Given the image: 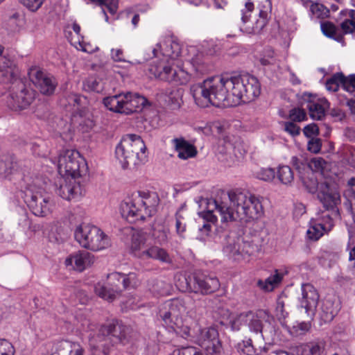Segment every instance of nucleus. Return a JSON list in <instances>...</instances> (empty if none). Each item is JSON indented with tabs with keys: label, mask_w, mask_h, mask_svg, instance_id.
<instances>
[{
	"label": "nucleus",
	"mask_w": 355,
	"mask_h": 355,
	"mask_svg": "<svg viewBox=\"0 0 355 355\" xmlns=\"http://www.w3.org/2000/svg\"><path fill=\"white\" fill-rule=\"evenodd\" d=\"M185 312L184 300L182 298H173L163 304L159 313L166 327L175 330L176 328L182 327V316Z\"/></svg>",
	"instance_id": "9b49d317"
},
{
	"label": "nucleus",
	"mask_w": 355,
	"mask_h": 355,
	"mask_svg": "<svg viewBox=\"0 0 355 355\" xmlns=\"http://www.w3.org/2000/svg\"><path fill=\"white\" fill-rule=\"evenodd\" d=\"M315 96L311 93L304 92L300 99V103L301 106H306L309 111L310 117L313 120H321L325 114L324 105H329V102L325 100L324 105L320 104L315 101Z\"/></svg>",
	"instance_id": "aec40b11"
},
{
	"label": "nucleus",
	"mask_w": 355,
	"mask_h": 355,
	"mask_svg": "<svg viewBox=\"0 0 355 355\" xmlns=\"http://www.w3.org/2000/svg\"><path fill=\"white\" fill-rule=\"evenodd\" d=\"M74 237L82 247L92 251L105 249L110 245L108 236L100 228L89 224L77 227Z\"/></svg>",
	"instance_id": "9d476101"
},
{
	"label": "nucleus",
	"mask_w": 355,
	"mask_h": 355,
	"mask_svg": "<svg viewBox=\"0 0 355 355\" xmlns=\"http://www.w3.org/2000/svg\"><path fill=\"white\" fill-rule=\"evenodd\" d=\"M318 198L323 205L324 209L318 211L314 218L318 222V227L324 230L327 233L334 226V218L340 217V212L337 207L340 202V196L327 184H322L318 194Z\"/></svg>",
	"instance_id": "1a4fd4ad"
},
{
	"label": "nucleus",
	"mask_w": 355,
	"mask_h": 355,
	"mask_svg": "<svg viewBox=\"0 0 355 355\" xmlns=\"http://www.w3.org/2000/svg\"><path fill=\"white\" fill-rule=\"evenodd\" d=\"M300 178H302L303 185L311 193H315L316 192L318 193L322 184H327L330 188L329 184L327 182L319 184L317 179L314 177L313 173L312 172H311V176H308L306 178L301 176Z\"/></svg>",
	"instance_id": "2f4dec72"
},
{
	"label": "nucleus",
	"mask_w": 355,
	"mask_h": 355,
	"mask_svg": "<svg viewBox=\"0 0 355 355\" xmlns=\"http://www.w3.org/2000/svg\"><path fill=\"white\" fill-rule=\"evenodd\" d=\"M128 334L129 328L121 320L114 319L99 328L96 340L102 341L108 339L112 345L118 343L125 345L128 342Z\"/></svg>",
	"instance_id": "ddd939ff"
},
{
	"label": "nucleus",
	"mask_w": 355,
	"mask_h": 355,
	"mask_svg": "<svg viewBox=\"0 0 355 355\" xmlns=\"http://www.w3.org/2000/svg\"><path fill=\"white\" fill-rule=\"evenodd\" d=\"M168 231L164 227L158 225L153 228L152 237L155 242L160 245L166 243L168 241Z\"/></svg>",
	"instance_id": "58836bf2"
},
{
	"label": "nucleus",
	"mask_w": 355,
	"mask_h": 355,
	"mask_svg": "<svg viewBox=\"0 0 355 355\" xmlns=\"http://www.w3.org/2000/svg\"><path fill=\"white\" fill-rule=\"evenodd\" d=\"M340 27L344 34L352 33L355 31V21L346 19L340 24Z\"/></svg>",
	"instance_id": "13d9d810"
},
{
	"label": "nucleus",
	"mask_w": 355,
	"mask_h": 355,
	"mask_svg": "<svg viewBox=\"0 0 355 355\" xmlns=\"http://www.w3.org/2000/svg\"><path fill=\"white\" fill-rule=\"evenodd\" d=\"M123 51L120 49H112L111 51L112 58L115 62H122L125 61V59L123 58Z\"/></svg>",
	"instance_id": "0e129e2a"
},
{
	"label": "nucleus",
	"mask_w": 355,
	"mask_h": 355,
	"mask_svg": "<svg viewBox=\"0 0 355 355\" xmlns=\"http://www.w3.org/2000/svg\"><path fill=\"white\" fill-rule=\"evenodd\" d=\"M19 17L20 15L18 12H14L10 15L6 22V28L10 33H15L19 29Z\"/></svg>",
	"instance_id": "a19ab883"
},
{
	"label": "nucleus",
	"mask_w": 355,
	"mask_h": 355,
	"mask_svg": "<svg viewBox=\"0 0 355 355\" xmlns=\"http://www.w3.org/2000/svg\"><path fill=\"white\" fill-rule=\"evenodd\" d=\"M146 146L141 137L136 134L124 135L115 149V155L123 168L137 166L147 161Z\"/></svg>",
	"instance_id": "0eeeda50"
},
{
	"label": "nucleus",
	"mask_w": 355,
	"mask_h": 355,
	"mask_svg": "<svg viewBox=\"0 0 355 355\" xmlns=\"http://www.w3.org/2000/svg\"><path fill=\"white\" fill-rule=\"evenodd\" d=\"M123 273L114 272L107 275V283L105 285L95 286V293L100 297L112 301L116 295L122 292Z\"/></svg>",
	"instance_id": "f3484780"
},
{
	"label": "nucleus",
	"mask_w": 355,
	"mask_h": 355,
	"mask_svg": "<svg viewBox=\"0 0 355 355\" xmlns=\"http://www.w3.org/2000/svg\"><path fill=\"white\" fill-rule=\"evenodd\" d=\"M320 28L322 33L326 37L341 43L343 46L345 45L343 35L338 32L337 27L332 22H322Z\"/></svg>",
	"instance_id": "c85d7f7f"
},
{
	"label": "nucleus",
	"mask_w": 355,
	"mask_h": 355,
	"mask_svg": "<svg viewBox=\"0 0 355 355\" xmlns=\"http://www.w3.org/2000/svg\"><path fill=\"white\" fill-rule=\"evenodd\" d=\"M103 103L105 107L109 110L116 113L123 114V112H122L124 103L123 93L107 96L103 98Z\"/></svg>",
	"instance_id": "bb28decb"
},
{
	"label": "nucleus",
	"mask_w": 355,
	"mask_h": 355,
	"mask_svg": "<svg viewBox=\"0 0 355 355\" xmlns=\"http://www.w3.org/2000/svg\"><path fill=\"white\" fill-rule=\"evenodd\" d=\"M3 47L0 46V83L10 84L6 97L7 106L18 111L28 108L35 98V91L28 88L26 79L19 76V71L14 61L2 55Z\"/></svg>",
	"instance_id": "20e7f679"
},
{
	"label": "nucleus",
	"mask_w": 355,
	"mask_h": 355,
	"mask_svg": "<svg viewBox=\"0 0 355 355\" xmlns=\"http://www.w3.org/2000/svg\"><path fill=\"white\" fill-rule=\"evenodd\" d=\"M303 132L306 137L311 139L319 135V128L315 123H312L304 128Z\"/></svg>",
	"instance_id": "5fc2aeb1"
},
{
	"label": "nucleus",
	"mask_w": 355,
	"mask_h": 355,
	"mask_svg": "<svg viewBox=\"0 0 355 355\" xmlns=\"http://www.w3.org/2000/svg\"><path fill=\"white\" fill-rule=\"evenodd\" d=\"M284 130L292 137H296L300 133V128L293 121L284 122Z\"/></svg>",
	"instance_id": "3c124183"
},
{
	"label": "nucleus",
	"mask_w": 355,
	"mask_h": 355,
	"mask_svg": "<svg viewBox=\"0 0 355 355\" xmlns=\"http://www.w3.org/2000/svg\"><path fill=\"white\" fill-rule=\"evenodd\" d=\"M15 349L6 339H0V355H15Z\"/></svg>",
	"instance_id": "8fccbe9b"
},
{
	"label": "nucleus",
	"mask_w": 355,
	"mask_h": 355,
	"mask_svg": "<svg viewBox=\"0 0 355 355\" xmlns=\"http://www.w3.org/2000/svg\"><path fill=\"white\" fill-rule=\"evenodd\" d=\"M147 288L148 291L155 296L168 295L171 293V286L166 281L153 277L147 282Z\"/></svg>",
	"instance_id": "a878e982"
},
{
	"label": "nucleus",
	"mask_w": 355,
	"mask_h": 355,
	"mask_svg": "<svg viewBox=\"0 0 355 355\" xmlns=\"http://www.w3.org/2000/svg\"><path fill=\"white\" fill-rule=\"evenodd\" d=\"M30 80L37 87L40 92L44 95H52L58 85L56 78L51 74L33 68L28 72Z\"/></svg>",
	"instance_id": "dca6fc26"
},
{
	"label": "nucleus",
	"mask_w": 355,
	"mask_h": 355,
	"mask_svg": "<svg viewBox=\"0 0 355 355\" xmlns=\"http://www.w3.org/2000/svg\"><path fill=\"white\" fill-rule=\"evenodd\" d=\"M268 318V312L263 310H259L257 312L247 311L246 326L248 327L250 332L261 334L263 336V321H266Z\"/></svg>",
	"instance_id": "b1692460"
},
{
	"label": "nucleus",
	"mask_w": 355,
	"mask_h": 355,
	"mask_svg": "<svg viewBox=\"0 0 355 355\" xmlns=\"http://www.w3.org/2000/svg\"><path fill=\"white\" fill-rule=\"evenodd\" d=\"M123 110L122 112L126 115L139 112L146 105H149L148 101L146 97L132 92L123 93Z\"/></svg>",
	"instance_id": "412c9836"
},
{
	"label": "nucleus",
	"mask_w": 355,
	"mask_h": 355,
	"mask_svg": "<svg viewBox=\"0 0 355 355\" xmlns=\"http://www.w3.org/2000/svg\"><path fill=\"white\" fill-rule=\"evenodd\" d=\"M190 64L192 65L193 70L199 74L208 73L212 69V66L205 60L202 55H197L193 58Z\"/></svg>",
	"instance_id": "c756f323"
},
{
	"label": "nucleus",
	"mask_w": 355,
	"mask_h": 355,
	"mask_svg": "<svg viewBox=\"0 0 355 355\" xmlns=\"http://www.w3.org/2000/svg\"><path fill=\"white\" fill-rule=\"evenodd\" d=\"M190 92L196 105L207 107H235L254 101L261 94V84L249 73L230 77L212 76L191 86Z\"/></svg>",
	"instance_id": "f03ea898"
},
{
	"label": "nucleus",
	"mask_w": 355,
	"mask_h": 355,
	"mask_svg": "<svg viewBox=\"0 0 355 355\" xmlns=\"http://www.w3.org/2000/svg\"><path fill=\"white\" fill-rule=\"evenodd\" d=\"M174 355H204L200 351H197L193 347H187L174 350Z\"/></svg>",
	"instance_id": "6e6d98bb"
},
{
	"label": "nucleus",
	"mask_w": 355,
	"mask_h": 355,
	"mask_svg": "<svg viewBox=\"0 0 355 355\" xmlns=\"http://www.w3.org/2000/svg\"><path fill=\"white\" fill-rule=\"evenodd\" d=\"M122 281V291L125 289L134 288L137 283V275L135 272H130L128 274L123 273Z\"/></svg>",
	"instance_id": "49530a36"
},
{
	"label": "nucleus",
	"mask_w": 355,
	"mask_h": 355,
	"mask_svg": "<svg viewBox=\"0 0 355 355\" xmlns=\"http://www.w3.org/2000/svg\"><path fill=\"white\" fill-rule=\"evenodd\" d=\"M277 176L284 184H291L294 179L293 172L288 166H280L278 168Z\"/></svg>",
	"instance_id": "f704fd0d"
},
{
	"label": "nucleus",
	"mask_w": 355,
	"mask_h": 355,
	"mask_svg": "<svg viewBox=\"0 0 355 355\" xmlns=\"http://www.w3.org/2000/svg\"><path fill=\"white\" fill-rule=\"evenodd\" d=\"M144 243L137 239H134L131 245V250L135 256L141 258H150L164 263H171L172 259L167 251L158 246H151L143 249Z\"/></svg>",
	"instance_id": "2eb2a0df"
},
{
	"label": "nucleus",
	"mask_w": 355,
	"mask_h": 355,
	"mask_svg": "<svg viewBox=\"0 0 355 355\" xmlns=\"http://www.w3.org/2000/svg\"><path fill=\"white\" fill-rule=\"evenodd\" d=\"M318 222L315 220V218H312L310 220V226L306 231L307 237L310 240L317 241L323 236L324 232H326L324 230L320 229L318 227Z\"/></svg>",
	"instance_id": "e433bc0d"
},
{
	"label": "nucleus",
	"mask_w": 355,
	"mask_h": 355,
	"mask_svg": "<svg viewBox=\"0 0 355 355\" xmlns=\"http://www.w3.org/2000/svg\"><path fill=\"white\" fill-rule=\"evenodd\" d=\"M196 343L205 350L206 355H225L218 331L214 327L200 329Z\"/></svg>",
	"instance_id": "4468645a"
},
{
	"label": "nucleus",
	"mask_w": 355,
	"mask_h": 355,
	"mask_svg": "<svg viewBox=\"0 0 355 355\" xmlns=\"http://www.w3.org/2000/svg\"><path fill=\"white\" fill-rule=\"evenodd\" d=\"M0 177L12 182L19 189V196L35 216L44 217L51 212L49 197L42 193L41 178L34 176L29 168H21L13 155L0 157Z\"/></svg>",
	"instance_id": "7ed1b4c3"
},
{
	"label": "nucleus",
	"mask_w": 355,
	"mask_h": 355,
	"mask_svg": "<svg viewBox=\"0 0 355 355\" xmlns=\"http://www.w3.org/2000/svg\"><path fill=\"white\" fill-rule=\"evenodd\" d=\"M326 343L322 340H313L295 346V355H323Z\"/></svg>",
	"instance_id": "5701e85b"
},
{
	"label": "nucleus",
	"mask_w": 355,
	"mask_h": 355,
	"mask_svg": "<svg viewBox=\"0 0 355 355\" xmlns=\"http://www.w3.org/2000/svg\"><path fill=\"white\" fill-rule=\"evenodd\" d=\"M215 314L221 325L227 326V323L231 318V312L228 309L218 307L215 311Z\"/></svg>",
	"instance_id": "a18cd8bd"
},
{
	"label": "nucleus",
	"mask_w": 355,
	"mask_h": 355,
	"mask_svg": "<svg viewBox=\"0 0 355 355\" xmlns=\"http://www.w3.org/2000/svg\"><path fill=\"white\" fill-rule=\"evenodd\" d=\"M345 75L342 72L334 73L331 78L326 81V88L329 91L336 92L339 87H344Z\"/></svg>",
	"instance_id": "72a5a7b5"
},
{
	"label": "nucleus",
	"mask_w": 355,
	"mask_h": 355,
	"mask_svg": "<svg viewBox=\"0 0 355 355\" xmlns=\"http://www.w3.org/2000/svg\"><path fill=\"white\" fill-rule=\"evenodd\" d=\"M300 306L305 309L307 316L312 320L315 314L320 295L316 288L311 284H302Z\"/></svg>",
	"instance_id": "a211bd4d"
},
{
	"label": "nucleus",
	"mask_w": 355,
	"mask_h": 355,
	"mask_svg": "<svg viewBox=\"0 0 355 355\" xmlns=\"http://www.w3.org/2000/svg\"><path fill=\"white\" fill-rule=\"evenodd\" d=\"M64 349L63 348L62 350ZM84 349L83 347L80 346V345H77V348H74V349H70L62 352V355H83Z\"/></svg>",
	"instance_id": "338daca9"
},
{
	"label": "nucleus",
	"mask_w": 355,
	"mask_h": 355,
	"mask_svg": "<svg viewBox=\"0 0 355 355\" xmlns=\"http://www.w3.org/2000/svg\"><path fill=\"white\" fill-rule=\"evenodd\" d=\"M83 98V97L80 95L73 94L69 96V101L74 107L77 106L78 109V107L81 105Z\"/></svg>",
	"instance_id": "69168bd1"
},
{
	"label": "nucleus",
	"mask_w": 355,
	"mask_h": 355,
	"mask_svg": "<svg viewBox=\"0 0 355 355\" xmlns=\"http://www.w3.org/2000/svg\"><path fill=\"white\" fill-rule=\"evenodd\" d=\"M238 352H242L246 355H254L256 349L252 345V340L250 338L244 340L236 345Z\"/></svg>",
	"instance_id": "c03bdc74"
},
{
	"label": "nucleus",
	"mask_w": 355,
	"mask_h": 355,
	"mask_svg": "<svg viewBox=\"0 0 355 355\" xmlns=\"http://www.w3.org/2000/svg\"><path fill=\"white\" fill-rule=\"evenodd\" d=\"M181 96L182 94L179 89L173 90L169 94V98L171 101L178 105L180 104Z\"/></svg>",
	"instance_id": "e2e57ef3"
},
{
	"label": "nucleus",
	"mask_w": 355,
	"mask_h": 355,
	"mask_svg": "<svg viewBox=\"0 0 355 355\" xmlns=\"http://www.w3.org/2000/svg\"><path fill=\"white\" fill-rule=\"evenodd\" d=\"M257 177L264 181H271L275 177V169L272 168H261L258 173Z\"/></svg>",
	"instance_id": "603ef678"
},
{
	"label": "nucleus",
	"mask_w": 355,
	"mask_h": 355,
	"mask_svg": "<svg viewBox=\"0 0 355 355\" xmlns=\"http://www.w3.org/2000/svg\"><path fill=\"white\" fill-rule=\"evenodd\" d=\"M268 21L258 18L253 26V31L254 33H260L264 27L267 25Z\"/></svg>",
	"instance_id": "680f3d73"
},
{
	"label": "nucleus",
	"mask_w": 355,
	"mask_h": 355,
	"mask_svg": "<svg viewBox=\"0 0 355 355\" xmlns=\"http://www.w3.org/2000/svg\"><path fill=\"white\" fill-rule=\"evenodd\" d=\"M175 286L180 291L183 293L189 292L206 295L217 291L220 284L216 275L197 270L188 275H178L175 280Z\"/></svg>",
	"instance_id": "6e6552de"
},
{
	"label": "nucleus",
	"mask_w": 355,
	"mask_h": 355,
	"mask_svg": "<svg viewBox=\"0 0 355 355\" xmlns=\"http://www.w3.org/2000/svg\"><path fill=\"white\" fill-rule=\"evenodd\" d=\"M291 163L295 168V170L299 173L300 177L306 171L310 170V165L307 162V160L302 156H293Z\"/></svg>",
	"instance_id": "4c0bfd02"
},
{
	"label": "nucleus",
	"mask_w": 355,
	"mask_h": 355,
	"mask_svg": "<svg viewBox=\"0 0 355 355\" xmlns=\"http://www.w3.org/2000/svg\"><path fill=\"white\" fill-rule=\"evenodd\" d=\"M254 9V6L251 0H248L245 3V8L241 10V19L243 24H246L250 17L251 13Z\"/></svg>",
	"instance_id": "09e8293b"
},
{
	"label": "nucleus",
	"mask_w": 355,
	"mask_h": 355,
	"mask_svg": "<svg viewBox=\"0 0 355 355\" xmlns=\"http://www.w3.org/2000/svg\"><path fill=\"white\" fill-rule=\"evenodd\" d=\"M338 310V304L335 305L330 300H324L322 305L324 320L326 321H331L337 315Z\"/></svg>",
	"instance_id": "473e14b6"
},
{
	"label": "nucleus",
	"mask_w": 355,
	"mask_h": 355,
	"mask_svg": "<svg viewBox=\"0 0 355 355\" xmlns=\"http://www.w3.org/2000/svg\"><path fill=\"white\" fill-rule=\"evenodd\" d=\"M92 3H95L100 6L102 8V13L105 16V19L106 21H108L109 17L107 15L105 8L108 10V12L114 15L118 9V0H89Z\"/></svg>",
	"instance_id": "7c9ffc66"
},
{
	"label": "nucleus",
	"mask_w": 355,
	"mask_h": 355,
	"mask_svg": "<svg viewBox=\"0 0 355 355\" xmlns=\"http://www.w3.org/2000/svg\"><path fill=\"white\" fill-rule=\"evenodd\" d=\"M322 147V141L319 138L312 137L308 141L307 149L309 151L318 153L320 151Z\"/></svg>",
	"instance_id": "864d4df0"
},
{
	"label": "nucleus",
	"mask_w": 355,
	"mask_h": 355,
	"mask_svg": "<svg viewBox=\"0 0 355 355\" xmlns=\"http://www.w3.org/2000/svg\"><path fill=\"white\" fill-rule=\"evenodd\" d=\"M24 6H26L30 10L35 12L37 10L41 7V1L39 0H35L33 2L35 3H31L30 0H19Z\"/></svg>",
	"instance_id": "052dcab7"
},
{
	"label": "nucleus",
	"mask_w": 355,
	"mask_h": 355,
	"mask_svg": "<svg viewBox=\"0 0 355 355\" xmlns=\"http://www.w3.org/2000/svg\"><path fill=\"white\" fill-rule=\"evenodd\" d=\"M56 187V193L68 201L78 198L82 193L80 183L73 178L62 176L59 178Z\"/></svg>",
	"instance_id": "6ab92c4d"
},
{
	"label": "nucleus",
	"mask_w": 355,
	"mask_h": 355,
	"mask_svg": "<svg viewBox=\"0 0 355 355\" xmlns=\"http://www.w3.org/2000/svg\"><path fill=\"white\" fill-rule=\"evenodd\" d=\"M247 312L241 313L231 318L226 327H230L233 331H239L243 325H246Z\"/></svg>",
	"instance_id": "c9c22d12"
},
{
	"label": "nucleus",
	"mask_w": 355,
	"mask_h": 355,
	"mask_svg": "<svg viewBox=\"0 0 355 355\" xmlns=\"http://www.w3.org/2000/svg\"><path fill=\"white\" fill-rule=\"evenodd\" d=\"M92 355H110V351L108 347L105 346L103 347L102 350H101L98 347L93 346L92 348Z\"/></svg>",
	"instance_id": "774afa93"
},
{
	"label": "nucleus",
	"mask_w": 355,
	"mask_h": 355,
	"mask_svg": "<svg viewBox=\"0 0 355 355\" xmlns=\"http://www.w3.org/2000/svg\"><path fill=\"white\" fill-rule=\"evenodd\" d=\"M310 12L319 19H324L329 17V10L323 4L312 3L310 5Z\"/></svg>",
	"instance_id": "79ce46f5"
},
{
	"label": "nucleus",
	"mask_w": 355,
	"mask_h": 355,
	"mask_svg": "<svg viewBox=\"0 0 355 355\" xmlns=\"http://www.w3.org/2000/svg\"><path fill=\"white\" fill-rule=\"evenodd\" d=\"M311 327V323L309 321L296 322L289 331L291 334L294 336H302L306 334L310 330Z\"/></svg>",
	"instance_id": "37998d69"
},
{
	"label": "nucleus",
	"mask_w": 355,
	"mask_h": 355,
	"mask_svg": "<svg viewBox=\"0 0 355 355\" xmlns=\"http://www.w3.org/2000/svg\"><path fill=\"white\" fill-rule=\"evenodd\" d=\"M329 114L336 121H342L345 117V113L339 107L330 109Z\"/></svg>",
	"instance_id": "bf43d9fd"
},
{
	"label": "nucleus",
	"mask_w": 355,
	"mask_h": 355,
	"mask_svg": "<svg viewBox=\"0 0 355 355\" xmlns=\"http://www.w3.org/2000/svg\"><path fill=\"white\" fill-rule=\"evenodd\" d=\"M284 275L279 272L278 270H275V273L270 275L265 280L259 279L257 286L264 291H272L282 281Z\"/></svg>",
	"instance_id": "cd10ccee"
},
{
	"label": "nucleus",
	"mask_w": 355,
	"mask_h": 355,
	"mask_svg": "<svg viewBox=\"0 0 355 355\" xmlns=\"http://www.w3.org/2000/svg\"><path fill=\"white\" fill-rule=\"evenodd\" d=\"M172 143L175 146L178 157L181 159L186 160L194 157L198 153L196 148L183 137L175 138Z\"/></svg>",
	"instance_id": "393cba45"
},
{
	"label": "nucleus",
	"mask_w": 355,
	"mask_h": 355,
	"mask_svg": "<svg viewBox=\"0 0 355 355\" xmlns=\"http://www.w3.org/2000/svg\"><path fill=\"white\" fill-rule=\"evenodd\" d=\"M159 203L157 193L139 191L121 203V214L131 223L143 221L155 214Z\"/></svg>",
	"instance_id": "423d86ee"
},
{
	"label": "nucleus",
	"mask_w": 355,
	"mask_h": 355,
	"mask_svg": "<svg viewBox=\"0 0 355 355\" xmlns=\"http://www.w3.org/2000/svg\"><path fill=\"white\" fill-rule=\"evenodd\" d=\"M94 262V256L87 251H79L71 254L65 260L67 266H71L75 270L82 272Z\"/></svg>",
	"instance_id": "4be33fe9"
},
{
	"label": "nucleus",
	"mask_w": 355,
	"mask_h": 355,
	"mask_svg": "<svg viewBox=\"0 0 355 355\" xmlns=\"http://www.w3.org/2000/svg\"><path fill=\"white\" fill-rule=\"evenodd\" d=\"M343 89L349 93L355 92V74L345 76Z\"/></svg>",
	"instance_id": "4d7b16f0"
},
{
	"label": "nucleus",
	"mask_w": 355,
	"mask_h": 355,
	"mask_svg": "<svg viewBox=\"0 0 355 355\" xmlns=\"http://www.w3.org/2000/svg\"><path fill=\"white\" fill-rule=\"evenodd\" d=\"M86 163L76 150H67L58 159V169L61 176L79 178Z\"/></svg>",
	"instance_id": "f8f14e48"
},
{
	"label": "nucleus",
	"mask_w": 355,
	"mask_h": 355,
	"mask_svg": "<svg viewBox=\"0 0 355 355\" xmlns=\"http://www.w3.org/2000/svg\"><path fill=\"white\" fill-rule=\"evenodd\" d=\"M181 51L180 44L172 38L166 39L162 44H157V48H154L152 52L157 58L160 51L162 58L153 61L148 69L150 73L162 81L178 85L186 84L189 80V73L181 68L172 67L173 60L180 55Z\"/></svg>",
	"instance_id": "39448f33"
},
{
	"label": "nucleus",
	"mask_w": 355,
	"mask_h": 355,
	"mask_svg": "<svg viewBox=\"0 0 355 355\" xmlns=\"http://www.w3.org/2000/svg\"><path fill=\"white\" fill-rule=\"evenodd\" d=\"M200 202L203 210L198 216L202 224L198 227V239L205 241L211 236L212 226L218 221L215 212L218 213L220 225L216 227L214 239L223 245V251L227 257L237 259L241 254V239L232 229L237 221L248 223L259 218L263 212L261 202L254 196L239 191L223 192L214 198H202Z\"/></svg>",
	"instance_id": "f257e3e1"
},
{
	"label": "nucleus",
	"mask_w": 355,
	"mask_h": 355,
	"mask_svg": "<svg viewBox=\"0 0 355 355\" xmlns=\"http://www.w3.org/2000/svg\"><path fill=\"white\" fill-rule=\"evenodd\" d=\"M288 119L293 122H302L307 120V115L305 109L300 107H295L288 112Z\"/></svg>",
	"instance_id": "ea45409f"
},
{
	"label": "nucleus",
	"mask_w": 355,
	"mask_h": 355,
	"mask_svg": "<svg viewBox=\"0 0 355 355\" xmlns=\"http://www.w3.org/2000/svg\"><path fill=\"white\" fill-rule=\"evenodd\" d=\"M284 302L281 298L277 299L275 313L278 320L283 327L285 325V319L288 316V313L284 309Z\"/></svg>",
	"instance_id": "de8ad7c7"
}]
</instances>
